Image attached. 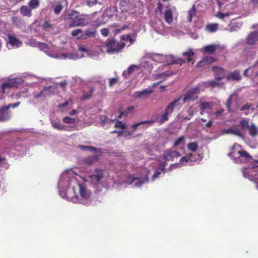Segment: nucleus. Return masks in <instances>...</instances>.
<instances>
[{"instance_id":"1","label":"nucleus","mask_w":258,"mask_h":258,"mask_svg":"<svg viewBox=\"0 0 258 258\" xmlns=\"http://www.w3.org/2000/svg\"><path fill=\"white\" fill-rule=\"evenodd\" d=\"M81 177L72 170H67L60 176L57 188L60 197L75 204L90 206L92 204V193Z\"/></svg>"},{"instance_id":"2","label":"nucleus","mask_w":258,"mask_h":258,"mask_svg":"<svg viewBox=\"0 0 258 258\" xmlns=\"http://www.w3.org/2000/svg\"><path fill=\"white\" fill-rule=\"evenodd\" d=\"M195 53L192 49H189L187 51L183 53V56L184 59L176 57L172 55H164L157 53L153 54L150 59L151 61L166 63L162 65L159 69L160 71L165 70V71L158 75V78L164 79L176 73V71H173L172 68L170 66L171 64H179L181 65L186 61L190 62L191 61V57Z\"/></svg>"},{"instance_id":"3","label":"nucleus","mask_w":258,"mask_h":258,"mask_svg":"<svg viewBox=\"0 0 258 258\" xmlns=\"http://www.w3.org/2000/svg\"><path fill=\"white\" fill-rule=\"evenodd\" d=\"M27 43L33 47H37L44 51L46 54L50 57L59 59H73L76 60L84 57V55H79L77 52H69L67 53H60L57 51L56 47L53 44H49L37 42L35 39H30L28 40Z\"/></svg>"},{"instance_id":"4","label":"nucleus","mask_w":258,"mask_h":258,"mask_svg":"<svg viewBox=\"0 0 258 258\" xmlns=\"http://www.w3.org/2000/svg\"><path fill=\"white\" fill-rule=\"evenodd\" d=\"M64 20H70L71 23L69 24V28L78 26H85L89 24V16L85 14H80L78 11L68 10L63 15Z\"/></svg>"},{"instance_id":"5","label":"nucleus","mask_w":258,"mask_h":258,"mask_svg":"<svg viewBox=\"0 0 258 258\" xmlns=\"http://www.w3.org/2000/svg\"><path fill=\"white\" fill-rule=\"evenodd\" d=\"M84 181L90 182L97 190L100 191L103 187H106L107 184L104 183V177L103 171L100 169L89 172L86 173Z\"/></svg>"},{"instance_id":"6","label":"nucleus","mask_w":258,"mask_h":258,"mask_svg":"<svg viewBox=\"0 0 258 258\" xmlns=\"http://www.w3.org/2000/svg\"><path fill=\"white\" fill-rule=\"evenodd\" d=\"M258 40V31L249 34L246 38L247 45L243 51V55L246 57V60L252 59L256 54V48L251 45H254Z\"/></svg>"},{"instance_id":"7","label":"nucleus","mask_w":258,"mask_h":258,"mask_svg":"<svg viewBox=\"0 0 258 258\" xmlns=\"http://www.w3.org/2000/svg\"><path fill=\"white\" fill-rule=\"evenodd\" d=\"M228 155L233 159L235 162H248L252 160L251 156L245 151L243 150L241 147L238 144H234L231 152Z\"/></svg>"},{"instance_id":"8","label":"nucleus","mask_w":258,"mask_h":258,"mask_svg":"<svg viewBox=\"0 0 258 258\" xmlns=\"http://www.w3.org/2000/svg\"><path fill=\"white\" fill-rule=\"evenodd\" d=\"M152 26L157 33L163 35L170 34L174 36L178 34V30L175 27H165L163 22L160 19L153 21Z\"/></svg>"},{"instance_id":"9","label":"nucleus","mask_w":258,"mask_h":258,"mask_svg":"<svg viewBox=\"0 0 258 258\" xmlns=\"http://www.w3.org/2000/svg\"><path fill=\"white\" fill-rule=\"evenodd\" d=\"M243 175L245 178H248L251 181H253L255 184L256 188L258 189V161H255L251 163V165L248 168H245L243 170Z\"/></svg>"},{"instance_id":"10","label":"nucleus","mask_w":258,"mask_h":258,"mask_svg":"<svg viewBox=\"0 0 258 258\" xmlns=\"http://www.w3.org/2000/svg\"><path fill=\"white\" fill-rule=\"evenodd\" d=\"M148 181V174L146 173L143 175L134 174L126 178V183L134 184L135 187H139Z\"/></svg>"},{"instance_id":"11","label":"nucleus","mask_w":258,"mask_h":258,"mask_svg":"<svg viewBox=\"0 0 258 258\" xmlns=\"http://www.w3.org/2000/svg\"><path fill=\"white\" fill-rule=\"evenodd\" d=\"M163 18L168 24H171L178 16L177 9L174 6L167 5L163 12Z\"/></svg>"},{"instance_id":"12","label":"nucleus","mask_w":258,"mask_h":258,"mask_svg":"<svg viewBox=\"0 0 258 258\" xmlns=\"http://www.w3.org/2000/svg\"><path fill=\"white\" fill-rule=\"evenodd\" d=\"M124 46V43L117 42L113 39L108 40L106 43L107 51L111 54L118 53Z\"/></svg>"},{"instance_id":"13","label":"nucleus","mask_w":258,"mask_h":258,"mask_svg":"<svg viewBox=\"0 0 258 258\" xmlns=\"http://www.w3.org/2000/svg\"><path fill=\"white\" fill-rule=\"evenodd\" d=\"M222 86L218 82L215 81H210L208 82H201L198 84L196 86L192 89V90L198 95L202 91H203L206 88L212 86L216 87Z\"/></svg>"},{"instance_id":"14","label":"nucleus","mask_w":258,"mask_h":258,"mask_svg":"<svg viewBox=\"0 0 258 258\" xmlns=\"http://www.w3.org/2000/svg\"><path fill=\"white\" fill-rule=\"evenodd\" d=\"M23 81L24 80L22 78H14L9 80L2 85V87L3 93L5 92V90L7 88L17 87L18 85L22 84Z\"/></svg>"},{"instance_id":"15","label":"nucleus","mask_w":258,"mask_h":258,"mask_svg":"<svg viewBox=\"0 0 258 258\" xmlns=\"http://www.w3.org/2000/svg\"><path fill=\"white\" fill-rule=\"evenodd\" d=\"M7 41V47L9 49L18 48L22 45V42L12 34L8 35Z\"/></svg>"},{"instance_id":"16","label":"nucleus","mask_w":258,"mask_h":258,"mask_svg":"<svg viewBox=\"0 0 258 258\" xmlns=\"http://www.w3.org/2000/svg\"><path fill=\"white\" fill-rule=\"evenodd\" d=\"M180 155L179 152L170 149L166 150L163 153V157L166 161H173L175 158L179 157Z\"/></svg>"},{"instance_id":"17","label":"nucleus","mask_w":258,"mask_h":258,"mask_svg":"<svg viewBox=\"0 0 258 258\" xmlns=\"http://www.w3.org/2000/svg\"><path fill=\"white\" fill-rule=\"evenodd\" d=\"M242 23L239 20H232L228 25L227 28L224 30L229 31V32L237 31L241 27Z\"/></svg>"},{"instance_id":"18","label":"nucleus","mask_w":258,"mask_h":258,"mask_svg":"<svg viewBox=\"0 0 258 258\" xmlns=\"http://www.w3.org/2000/svg\"><path fill=\"white\" fill-rule=\"evenodd\" d=\"M153 92V88L149 87L144 90L135 92L133 97L135 99L143 98L148 97Z\"/></svg>"},{"instance_id":"19","label":"nucleus","mask_w":258,"mask_h":258,"mask_svg":"<svg viewBox=\"0 0 258 258\" xmlns=\"http://www.w3.org/2000/svg\"><path fill=\"white\" fill-rule=\"evenodd\" d=\"M158 163L159 167L155 169L154 173L152 177V180L153 181H155L156 179V178H157L162 173H164L165 172V167L166 165V162H160L158 161Z\"/></svg>"},{"instance_id":"20","label":"nucleus","mask_w":258,"mask_h":258,"mask_svg":"<svg viewBox=\"0 0 258 258\" xmlns=\"http://www.w3.org/2000/svg\"><path fill=\"white\" fill-rule=\"evenodd\" d=\"M96 29L95 27H91L85 30L83 34H82L78 39H86L89 38H93L96 36Z\"/></svg>"},{"instance_id":"21","label":"nucleus","mask_w":258,"mask_h":258,"mask_svg":"<svg viewBox=\"0 0 258 258\" xmlns=\"http://www.w3.org/2000/svg\"><path fill=\"white\" fill-rule=\"evenodd\" d=\"M212 71L214 73L215 78L216 80H221L224 78H226V72L221 67H213Z\"/></svg>"},{"instance_id":"22","label":"nucleus","mask_w":258,"mask_h":258,"mask_svg":"<svg viewBox=\"0 0 258 258\" xmlns=\"http://www.w3.org/2000/svg\"><path fill=\"white\" fill-rule=\"evenodd\" d=\"M182 96V103L187 101H194L198 98V95L196 94L192 89L187 91V92Z\"/></svg>"},{"instance_id":"23","label":"nucleus","mask_w":258,"mask_h":258,"mask_svg":"<svg viewBox=\"0 0 258 258\" xmlns=\"http://www.w3.org/2000/svg\"><path fill=\"white\" fill-rule=\"evenodd\" d=\"M182 103V96L181 95L178 98L173 100L172 102L170 103L166 107L169 111L173 112V109L178 106H181Z\"/></svg>"},{"instance_id":"24","label":"nucleus","mask_w":258,"mask_h":258,"mask_svg":"<svg viewBox=\"0 0 258 258\" xmlns=\"http://www.w3.org/2000/svg\"><path fill=\"white\" fill-rule=\"evenodd\" d=\"M5 106L0 109V121H6L9 119L11 116V113Z\"/></svg>"},{"instance_id":"25","label":"nucleus","mask_w":258,"mask_h":258,"mask_svg":"<svg viewBox=\"0 0 258 258\" xmlns=\"http://www.w3.org/2000/svg\"><path fill=\"white\" fill-rule=\"evenodd\" d=\"M46 89H44L40 91H35L33 93V96L34 99L37 100L42 101L44 100L47 97Z\"/></svg>"},{"instance_id":"26","label":"nucleus","mask_w":258,"mask_h":258,"mask_svg":"<svg viewBox=\"0 0 258 258\" xmlns=\"http://www.w3.org/2000/svg\"><path fill=\"white\" fill-rule=\"evenodd\" d=\"M139 66H140V69L143 68L148 72H150L153 69V64L151 59H144Z\"/></svg>"},{"instance_id":"27","label":"nucleus","mask_w":258,"mask_h":258,"mask_svg":"<svg viewBox=\"0 0 258 258\" xmlns=\"http://www.w3.org/2000/svg\"><path fill=\"white\" fill-rule=\"evenodd\" d=\"M200 7H202V5L198 4L197 5H194L192 8L188 11L187 15V21L189 22H191L192 20V18L196 16V11H199Z\"/></svg>"},{"instance_id":"28","label":"nucleus","mask_w":258,"mask_h":258,"mask_svg":"<svg viewBox=\"0 0 258 258\" xmlns=\"http://www.w3.org/2000/svg\"><path fill=\"white\" fill-rule=\"evenodd\" d=\"M244 75L247 77L249 75H251L252 76H258V66H257V62L254 66L245 70L244 72Z\"/></svg>"},{"instance_id":"29","label":"nucleus","mask_w":258,"mask_h":258,"mask_svg":"<svg viewBox=\"0 0 258 258\" xmlns=\"http://www.w3.org/2000/svg\"><path fill=\"white\" fill-rule=\"evenodd\" d=\"M154 122V121L152 120H146L144 121H141L137 123H135L132 126V128L133 131H136L138 128H145V124H148L151 125L153 124Z\"/></svg>"},{"instance_id":"30","label":"nucleus","mask_w":258,"mask_h":258,"mask_svg":"<svg viewBox=\"0 0 258 258\" xmlns=\"http://www.w3.org/2000/svg\"><path fill=\"white\" fill-rule=\"evenodd\" d=\"M140 69V66L138 65L132 64L127 70L124 71L122 73V76L124 78H127L134 71Z\"/></svg>"},{"instance_id":"31","label":"nucleus","mask_w":258,"mask_h":258,"mask_svg":"<svg viewBox=\"0 0 258 258\" xmlns=\"http://www.w3.org/2000/svg\"><path fill=\"white\" fill-rule=\"evenodd\" d=\"M226 78L227 81L233 80L239 81L241 80V77L240 75V73L236 71L228 74Z\"/></svg>"},{"instance_id":"32","label":"nucleus","mask_w":258,"mask_h":258,"mask_svg":"<svg viewBox=\"0 0 258 258\" xmlns=\"http://www.w3.org/2000/svg\"><path fill=\"white\" fill-rule=\"evenodd\" d=\"M219 47V45L217 44H210L205 46L201 48L202 52H205L208 53H212Z\"/></svg>"},{"instance_id":"33","label":"nucleus","mask_w":258,"mask_h":258,"mask_svg":"<svg viewBox=\"0 0 258 258\" xmlns=\"http://www.w3.org/2000/svg\"><path fill=\"white\" fill-rule=\"evenodd\" d=\"M192 154H188L186 156L181 157L179 160V163H180L181 166L185 165L189 161L192 160Z\"/></svg>"},{"instance_id":"34","label":"nucleus","mask_w":258,"mask_h":258,"mask_svg":"<svg viewBox=\"0 0 258 258\" xmlns=\"http://www.w3.org/2000/svg\"><path fill=\"white\" fill-rule=\"evenodd\" d=\"M214 59L210 56L205 57L201 61L197 64L198 67H203L213 62Z\"/></svg>"},{"instance_id":"35","label":"nucleus","mask_w":258,"mask_h":258,"mask_svg":"<svg viewBox=\"0 0 258 258\" xmlns=\"http://www.w3.org/2000/svg\"><path fill=\"white\" fill-rule=\"evenodd\" d=\"M186 112L188 115L187 116H184L181 114H179V116L183 120H190L195 113V111L194 110L192 106L189 107Z\"/></svg>"},{"instance_id":"36","label":"nucleus","mask_w":258,"mask_h":258,"mask_svg":"<svg viewBox=\"0 0 258 258\" xmlns=\"http://www.w3.org/2000/svg\"><path fill=\"white\" fill-rule=\"evenodd\" d=\"M219 25L217 23H211L206 25L205 30L207 32L213 33L216 32L218 28Z\"/></svg>"},{"instance_id":"37","label":"nucleus","mask_w":258,"mask_h":258,"mask_svg":"<svg viewBox=\"0 0 258 258\" xmlns=\"http://www.w3.org/2000/svg\"><path fill=\"white\" fill-rule=\"evenodd\" d=\"M98 157L96 155L90 156L84 158L83 162L87 165H90L96 161Z\"/></svg>"},{"instance_id":"38","label":"nucleus","mask_w":258,"mask_h":258,"mask_svg":"<svg viewBox=\"0 0 258 258\" xmlns=\"http://www.w3.org/2000/svg\"><path fill=\"white\" fill-rule=\"evenodd\" d=\"M52 126L54 128L58 130H66L67 127L66 125L62 124L60 121H56L53 120L51 122Z\"/></svg>"},{"instance_id":"39","label":"nucleus","mask_w":258,"mask_h":258,"mask_svg":"<svg viewBox=\"0 0 258 258\" xmlns=\"http://www.w3.org/2000/svg\"><path fill=\"white\" fill-rule=\"evenodd\" d=\"M20 13L22 15L27 17H31L32 15L31 9L26 6H23L21 8Z\"/></svg>"},{"instance_id":"40","label":"nucleus","mask_w":258,"mask_h":258,"mask_svg":"<svg viewBox=\"0 0 258 258\" xmlns=\"http://www.w3.org/2000/svg\"><path fill=\"white\" fill-rule=\"evenodd\" d=\"M250 122L249 119L244 118L239 121V125L243 131H246V128L248 127V124Z\"/></svg>"},{"instance_id":"41","label":"nucleus","mask_w":258,"mask_h":258,"mask_svg":"<svg viewBox=\"0 0 258 258\" xmlns=\"http://www.w3.org/2000/svg\"><path fill=\"white\" fill-rule=\"evenodd\" d=\"M230 15V14L228 13H223L221 12H218L216 15L215 16L224 21H228L229 20V16Z\"/></svg>"},{"instance_id":"42","label":"nucleus","mask_w":258,"mask_h":258,"mask_svg":"<svg viewBox=\"0 0 258 258\" xmlns=\"http://www.w3.org/2000/svg\"><path fill=\"white\" fill-rule=\"evenodd\" d=\"M172 112L169 111L167 109V107H166L165 111V112L161 115L160 119V123L161 124L164 123L165 121L168 120V115L169 114H171Z\"/></svg>"},{"instance_id":"43","label":"nucleus","mask_w":258,"mask_h":258,"mask_svg":"<svg viewBox=\"0 0 258 258\" xmlns=\"http://www.w3.org/2000/svg\"><path fill=\"white\" fill-rule=\"evenodd\" d=\"M248 132L249 135L252 137H256L258 135V127L254 123L253 125L251 126V128H249Z\"/></svg>"},{"instance_id":"44","label":"nucleus","mask_w":258,"mask_h":258,"mask_svg":"<svg viewBox=\"0 0 258 258\" xmlns=\"http://www.w3.org/2000/svg\"><path fill=\"white\" fill-rule=\"evenodd\" d=\"M240 110L241 111H247L245 113V115H247L249 112H252L254 110V108L251 107V105L246 103L244 104L242 107H241Z\"/></svg>"},{"instance_id":"45","label":"nucleus","mask_w":258,"mask_h":258,"mask_svg":"<svg viewBox=\"0 0 258 258\" xmlns=\"http://www.w3.org/2000/svg\"><path fill=\"white\" fill-rule=\"evenodd\" d=\"M40 5V2L39 0H30L28 3V6L31 9H36Z\"/></svg>"},{"instance_id":"46","label":"nucleus","mask_w":258,"mask_h":258,"mask_svg":"<svg viewBox=\"0 0 258 258\" xmlns=\"http://www.w3.org/2000/svg\"><path fill=\"white\" fill-rule=\"evenodd\" d=\"M63 7L60 2H57L53 6L54 12L55 14L58 15L62 11Z\"/></svg>"},{"instance_id":"47","label":"nucleus","mask_w":258,"mask_h":258,"mask_svg":"<svg viewBox=\"0 0 258 258\" xmlns=\"http://www.w3.org/2000/svg\"><path fill=\"white\" fill-rule=\"evenodd\" d=\"M28 92V89L27 88H24L20 92L13 95V97L16 99H19L21 97H25V95Z\"/></svg>"},{"instance_id":"48","label":"nucleus","mask_w":258,"mask_h":258,"mask_svg":"<svg viewBox=\"0 0 258 258\" xmlns=\"http://www.w3.org/2000/svg\"><path fill=\"white\" fill-rule=\"evenodd\" d=\"M56 86H55V85L50 86L48 87L44 88V89H47L46 95L47 96H48L51 94H54L56 92Z\"/></svg>"},{"instance_id":"49","label":"nucleus","mask_w":258,"mask_h":258,"mask_svg":"<svg viewBox=\"0 0 258 258\" xmlns=\"http://www.w3.org/2000/svg\"><path fill=\"white\" fill-rule=\"evenodd\" d=\"M187 147L189 151L195 152L198 149V145L195 142H191L188 144Z\"/></svg>"},{"instance_id":"50","label":"nucleus","mask_w":258,"mask_h":258,"mask_svg":"<svg viewBox=\"0 0 258 258\" xmlns=\"http://www.w3.org/2000/svg\"><path fill=\"white\" fill-rule=\"evenodd\" d=\"M185 143V137L181 136L179 137L174 142L173 146L176 147L180 145H183Z\"/></svg>"},{"instance_id":"51","label":"nucleus","mask_w":258,"mask_h":258,"mask_svg":"<svg viewBox=\"0 0 258 258\" xmlns=\"http://www.w3.org/2000/svg\"><path fill=\"white\" fill-rule=\"evenodd\" d=\"M201 110H204L208 109H210L212 107V104L210 102H203L201 104Z\"/></svg>"},{"instance_id":"52","label":"nucleus","mask_w":258,"mask_h":258,"mask_svg":"<svg viewBox=\"0 0 258 258\" xmlns=\"http://www.w3.org/2000/svg\"><path fill=\"white\" fill-rule=\"evenodd\" d=\"M75 119L69 116H66L63 118L62 121L67 124H74L75 123Z\"/></svg>"},{"instance_id":"53","label":"nucleus","mask_w":258,"mask_h":258,"mask_svg":"<svg viewBox=\"0 0 258 258\" xmlns=\"http://www.w3.org/2000/svg\"><path fill=\"white\" fill-rule=\"evenodd\" d=\"M224 112V109H220L217 111H216L214 113L211 115V119H214L218 118L219 116H220Z\"/></svg>"},{"instance_id":"54","label":"nucleus","mask_w":258,"mask_h":258,"mask_svg":"<svg viewBox=\"0 0 258 258\" xmlns=\"http://www.w3.org/2000/svg\"><path fill=\"white\" fill-rule=\"evenodd\" d=\"M231 132V134H233V135L238 136L240 137H242V138L243 137V135L242 133H241V131L237 128H232Z\"/></svg>"},{"instance_id":"55","label":"nucleus","mask_w":258,"mask_h":258,"mask_svg":"<svg viewBox=\"0 0 258 258\" xmlns=\"http://www.w3.org/2000/svg\"><path fill=\"white\" fill-rule=\"evenodd\" d=\"M79 148L84 151H95L96 150V149L95 147H91V146H79Z\"/></svg>"},{"instance_id":"56","label":"nucleus","mask_w":258,"mask_h":258,"mask_svg":"<svg viewBox=\"0 0 258 258\" xmlns=\"http://www.w3.org/2000/svg\"><path fill=\"white\" fill-rule=\"evenodd\" d=\"M83 31L80 29H77L72 31L71 35L74 36H78L80 34H82Z\"/></svg>"},{"instance_id":"57","label":"nucleus","mask_w":258,"mask_h":258,"mask_svg":"<svg viewBox=\"0 0 258 258\" xmlns=\"http://www.w3.org/2000/svg\"><path fill=\"white\" fill-rule=\"evenodd\" d=\"M115 127H119V128H120L122 129L126 128L125 124L124 123H123V122L119 121L118 120L116 121V122L115 123Z\"/></svg>"},{"instance_id":"58","label":"nucleus","mask_w":258,"mask_h":258,"mask_svg":"<svg viewBox=\"0 0 258 258\" xmlns=\"http://www.w3.org/2000/svg\"><path fill=\"white\" fill-rule=\"evenodd\" d=\"M163 5L161 3L159 2L157 4V9L156 10V12H159L160 14H163L164 11L162 10Z\"/></svg>"},{"instance_id":"59","label":"nucleus","mask_w":258,"mask_h":258,"mask_svg":"<svg viewBox=\"0 0 258 258\" xmlns=\"http://www.w3.org/2000/svg\"><path fill=\"white\" fill-rule=\"evenodd\" d=\"M121 39L123 41H129L130 44H132L134 41V40L128 35H122L121 36Z\"/></svg>"},{"instance_id":"60","label":"nucleus","mask_w":258,"mask_h":258,"mask_svg":"<svg viewBox=\"0 0 258 258\" xmlns=\"http://www.w3.org/2000/svg\"><path fill=\"white\" fill-rule=\"evenodd\" d=\"M181 167V166H180V163H174V164H172L170 166L168 170H170V171H171L173 169H174L177 168H180Z\"/></svg>"},{"instance_id":"61","label":"nucleus","mask_w":258,"mask_h":258,"mask_svg":"<svg viewBox=\"0 0 258 258\" xmlns=\"http://www.w3.org/2000/svg\"><path fill=\"white\" fill-rule=\"evenodd\" d=\"M118 82V79L117 78H110L109 79V86L110 87L113 86L116 84Z\"/></svg>"},{"instance_id":"62","label":"nucleus","mask_w":258,"mask_h":258,"mask_svg":"<svg viewBox=\"0 0 258 258\" xmlns=\"http://www.w3.org/2000/svg\"><path fill=\"white\" fill-rule=\"evenodd\" d=\"M78 49L80 51L86 52L88 55H89V50L85 46L82 45H79Z\"/></svg>"},{"instance_id":"63","label":"nucleus","mask_w":258,"mask_h":258,"mask_svg":"<svg viewBox=\"0 0 258 258\" xmlns=\"http://www.w3.org/2000/svg\"><path fill=\"white\" fill-rule=\"evenodd\" d=\"M97 4V0L89 1L87 2V5L89 7H91Z\"/></svg>"},{"instance_id":"64","label":"nucleus","mask_w":258,"mask_h":258,"mask_svg":"<svg viewBox=\"0 0 258 258\" xmlns=\"http://www.w3.org/2000/svg\"><path fill=\"white\" fill-rule=\"evenodd\" d=\"M101 33L103 36H107L108 34V30L106 28L102 29Z\"/></svg>"}]
</instances>
